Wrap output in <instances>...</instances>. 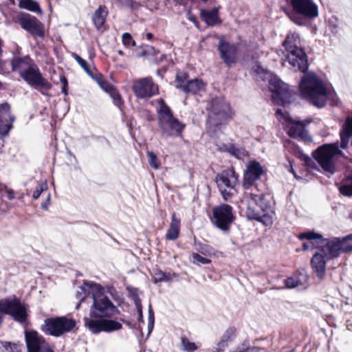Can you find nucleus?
<instances>
[{"label": "nucleus", "instance_id": "nucleus-21", "mask_svg": "<svg viewBox=\"0 0 352 352\" xmlns=\"http://www.w3.org/2000/svg\"><path fill=\"white\" fill-rule=\"evenodd\" d=\"M263 173V168L260 163L252 161L248 163L243 175V186L245 190L253 186L254 182L258 180Z\"/></svg>", "mask_w": 352, "mask_h": 352}, {"label": "nucleus", "instance_id": "nucleus-37", "mask_svg": "<svg viewBox=\"0 0 352 352\" xmlns=\"http://www.w3.org/2000/svg\"><path fill=\"white\" fill-rule=\"evenodd\" d=\"M73 57L76 60V62L80 65V67L84 69V71L87 74V75H89L91 78H94V74L89 68L87 61L76 54H74Z\"/></svg>", "mask_w": 352, "mask_h": 352}, {"label": "nucleus", "instance_id": "nucleus-16", "mask_svg": "<svg viewBox=\"0 0 352 352\" xmlns=\"http://www.w3.org/2000/svg\"><path fill=\"white\" fill-rule=\"evenodd\" d=\"M269 89L273 93L274 100H279L283 105L290 102L292 94L288 85L277 77H273L269 82Z\"/></svg>", "mask_w": 352, "mask_h": 352}, {"label": "nucleus", "instance_id": "nucleus-4", "mask_svg": "<svg viewBox=\"0 0 352 352\" xmlns=\"http://www.w3.org/2000/svg\"><path fill=\"white\" fill-rule=\"evenodd\" d=\"M246 216L249 219L256 220L265 226H271L274 221V211L270 200L263 195L245 192Z\"/></svg>", "mask_w": 352, "mask_h": 352}, {"label": "nucleus", "instance_id": "nucleus-48", "mask_svg": "<svg viewBox=\"0 0 352 352\" xmlns=\"http://www.w3.org/2000/svg\"><path fill=\"white\" fill-rule=\"evenodd\" d=\"M176 276L175 274L165 273L164 272V282H170L173 280V278Z\"/></svg>", "mask_w": 352, "mask_h": 352}, {"label": "nucleus", "instance_id": "nucleus-42", "mask_svg": "<svg viewBox=\"0 0 352 352\" xmlns=\"http://www.w3.org/2000/svg\"><path fill=\"white\" fill-rule=\"evenodd\" d=\"M109 94L113 100L115 104L117 105L118 107H120L122 104V102L121 100V96L118 91L115 88H113L112 91H111Z\"/></svg>", "mask_w": 352, "mask_h": 352}, {"label": "nucleus", "instance_id": "nucleus-5", "mask_svg": "<svg viewBox=\"0 0 352 352\" xmlns=\"http://www.w3.org/2000/svg\"><path fill=\"white\" fill-rule=\"evenodd\" d=\"M299 88L302 98L313 105L319 108L325 105L327 100V90L323 81L315 74L309 72L304 74Z\"/></svg>", "mask_w": 352, "mask_h": 352}, {"label": "nucleus", "instance_id": "nucleus-46", "mask_svg": "<svg viewBox=\"0 0 352 352\" xmlns=\"http://www.w3.org/2000/svg\"><path fill=\"white\" fill-rule=\"evenodd\" d=\"M340 193L344 196L352 195V184L349 185H342L339 188Z\"/></svg>", "mask_w": 352, "mask_h": 352}, {"label": "nucleus", "instance_id": "nucleus-11", "mask_svg": "<svg viewBox=\"0 0 352 352\" xmlns=\"http://www.w3.org/2000/svg\"><path fill=\"white\" fill-rule=\"evenodd\" d=\"M76 324L74 320L66 317L51 318L45 320L41 329L46 334L60 337L71 331Z\"/></svg>", "mask_w": 352, "mask_h": 352}, {"label": "nucleus", "instance_id": "nucleus-40", "mask_svg": "<svg viewBox=\"0 0 352 352\" xmlns=\"http://www.w3.org/2000/svg\"><path fill=\"white\" fill-rule=\"evenodd\" d=\"M192 257L193 259V261H192L193 263L197 264V265H200V264L206 265V264H209L211 262L210 259H209L208 258L203 257L201 255H199L198 253H192Z\"/></svg>", "mask_w": 352, "mask_h": 352}, {"label": "nucleus", "instance_id": "nucleus-35", "mask_svg": "<svg viewBox=\"0 0 352 352\" xmlns=\"http://www.w3.org/2000/svg\"><path fill=\"white\" fill-rule=\"evenodd\" d=\"M93 78L95 79L100 87L107 93H109L114 88L109 82L104 80L100 74H96L95 76H94Z\"/></svg>", "mask_w": 352, "mask_h": 352}, {"label": "nucleus", "instance_id": "nucleus-30", "mask_svg": "<svg viewBox=\"0 0 352 352\" xmlns=\"http://www.w3.org/2000/svg\"><path fill=\"white\" fill-rule=\"evenodd\" d=\"M234 333L232 329H228L222 336L220 341L214 347L212 352H223L228 346V342L232 340V335Z\"/></svg>", "mask_w": 352, "mask_h": 352}, {"label": "nucleus", "instance_id": "nucleus-36", "mask_svg": "<svg viewBox=\"0 0 352 352\" xmlns=\"http://www.w3.org/2000/svg\"><path fill=\"white\" fill-rule=\"evenodd\" d=\"M181 344L182 349L187 352H193L197 349L195 343L190 342L186 337L181 338Z\"/></svg>", "mask_w": 352, "mask_h": 352}, {"label": "nucleus", "instance_id": "nucleus-9", "mask_svg": "<svg viewBox=\"0 0 352 352\" xmlns=\"http://www.w3.org/2000/svg\"><path fill=\"white\" fill-rule=\"evenodd\" d=\"M312 155L323 170L331 175L336 170L333 157L337 155H342V151L339 149L338 143H334L318 147Z\"/></svg>", "mask_w": 352, "mask_h": 352}, {"label": "nucleus", "instance_id": "nucleus-53", "mask_svg": "<svg viewBox=\"0 0 352 352\" xmlns=\"http://www.w3.org/2000/svg\"><path fill=\"white\" fill-rule=\"evenodd\" d=\"M188 19L190 21H191L192 22H193L195 24H196L197 19H196V17L194 15L190 14L189 16H188Z\"/></svg>", "mask_w": 352, "mask_h": 352}, {"label": "nucleus", "instance_id": "nucleus-47", "mask_svg": "<svg viewBox=\"0 0 352 352\" xmlns=\"http://www.w3.org/2000/svg\"><path fill=\"white\" fill-rule=\"evenodd\" d=\"M164 272L162 270H157L155 272L153 276V281L155 283L164 282Z\"/></svg>", "mask_w": 352, "mask_h": 352}, {"label": "nucleus", "instance_id": "nucleus-7", "mask_svg": "<svg viewBox=\"0 0 352 352\" xmlns=\"http://www.w3.org/2000/svg\"><path fill=\"white\" fill-rule=\"evenodd\" d=\"M208 124L217 129L226 123L231 118V110L228 104L221 98L212 99L208 104Z\"/></svg>", "mask_w": 352, "mask_h": 352}, {"label": "nucleus", "instance_id": "nucleus-38", "mask_svg": "<svg viewBox=\"0 0 352 352\" xmlns=\"http://www.w3.org/2000/svg\"><path fill=\"white\" fill-rule=\"evenodd\" d=\"M47 188L46 182H39L37 184L35 190L33 192L32 197L34 199H38L41 193L46 190Z\"/></svg>", "mask_w": 352, "mask_h": 352}, {"label": "nucleus", "instance_id": "nucleus-3", "mask_svg": "<svg viewBox=\"0 0 352 352\" xmlns=\"http://www.w3.org/2000/svg\"><path fill=\"white\" fill-rule=\"evenodd\" d=\"M283 45L286 52L283 65L289 66L294 71L306 72L309 65L308 59L300 35L296 32H289Z\"/></svg>", "mask_w": 352, "mask_h": 352}, {"label": "nucleus", "instance_id": "nucleus-6", "mask_svg": "<svg viewBox=\"0 0 352 352\" xmlns=\"http://www.w3.org/2000/svg\"><path fill=\"white\" fill-rule=\"evenodd\" d=\"M157 124L162 135L165 138H181L186 124L174 116L172 110L163 99L157 100Z\"/></svg>", "mask_w": 352, "mask_h": 352}, {"label": "nucleus", "instance_id": "nucleus-8", "mask_svg": "<svg viewBox=\"0 0 352 352\" xmlns=\"http://www.w3.org/2000/svg\"><path fill=\"white\" fill-rule=\"evenodd\" d=\"M292 8V12H286L288 17L298 25H303L302 19L297 14L307 19H314L318 16V6L313 0H286Z\"/></svg>", "mask_w": 352, "mask_h": 352}, {"label": "nucleus", "instance_id": "nucleus-43", "mask_svg": "<svg viewBox=\"0 0 352 352\" xmlns=\"http://www.w3.org/2000/svg\"><path fill=\"white\" fill-rule=\"evenodd\" d=\"M259 348L255 346H249L247 344L243 343L241 346H239L236 351L231 352H258Z\"/></svg>", "mask_w": 352, "mask_h": 352}, {"label": "nucleus", "instance_id": "nucleus-24", "mask_svg": "<svg viewBox=\"0 0 352 352\" xmlns=\"http://www.w3.org/2000/svg\"><path fill=\"white\" fill-rule=\"evenodd\" d=\"M14 118L11 116L10 107L8 102L0 104V135H6L12 128Z\"/></svg>", "mask_w": 352, "mask_h": 352}, {"label": "nucleus", "instance_id": "nucleus-10", "mask_svg": "<svg viewBox=\"0 0 352 352\" xmlns=\"http://www.w3.org/2000/svg\"><path fill=\"white\" fill-rule=\"evenodd\" d=\"M6 314L10 315L14 320L23 323L28 316L26 305L16 297L0 300V325Z\"/></svg>", "mask_w": 352, "mask_h": 352}, {"label": "nucleus", "instance_id": "nucleus-51", "mask_svg": "<svg viewBox=\"0 0 352 352\" xmlns=\"http://www.w3.org/2000/svg\"><path fill=\"white\" fill-rule=\"evenodd\" d=\"M60 80L63 86L67 87V80L64 76L60 77Z\"/></svg>", "mask_w": 352, "mask_h": 352}, {"label": "nucleus", "instance_id": "nucleus-32", "mask_svg": "<svg viewBox=\"0 0 352 352\" xmlns=\"http://www.w3.org/2000/svg\"><path fill=\"white\" fill-rule=\"evenodd\" d=\"M19 6L31 12L42 13L39 4L34 0H20Z\"/></svg>", "mask_w": 352, "mask_h": 352}, {"label": "nucleus", "instance_id": "nucleus-20", "mask_svg": "<svg viewBox=\"0 0 352 352\" xmlns=\"http://www.w3.org/2000/svg\"><path fill=\"white\" fill-rule=\"evenodd\" d=\"M32 66L20 76L28 85L32 87H38L44 89L50 87V83L43 77L38 66Z\"/></svg>", "mask_w": 352, "mask_h": 352}, {"label": "nucleus", "instance_id": "nucleus-22", "mask_svg": "<svg viewBox=\"0 0 352 352\" xmlns=\"http://www.w3.org/2000/svg\"><path fill=\"white\" fill-rule=\"evenodd\" d=\"M218 50L224 63L229 67L235 64L237 58V47L235 44L220 39Z\"/></svg>", "mask_w": 352, "mask_h": 352}, {"label": "nucleus", "instance_id": "nucleus-61", "mask_svg": "<svg viewBox=\"0 0 352 352\" xmlns=\"http://www.w3.org/2000/svg\"><path fill=\"white\" fill-rule=\"evenodd\" d=\"M118 54H119L120 55H123V54H124V52H123V51H122V50H118Z\"/></svg>", "mask_w": 352, "mask_h": 352}, {"label": "nucleus", "instance_id": "nucleus-29", "mask_svg": "<svg viewBox=\"0 0 352 352\" xmlns=\"http://www.w3.org/2000/svg\"><path fill=\"white\" fill-rule=\"evenodd\" d=\"M107 14L108 10L104 6H100L94 12L93 22L97 29H100L104 24Z\"/></svg>", "mask_w": 352, "mask_h": 352}, {"label": "nucleus", "instance_id": "nucleus-26", "mask_svg": "<svg viewBox=\"0 0 352 352\" xmlns=\"http://www.w3.org/2000/svg\"><path fill=\"white\" fill-rule=\"evenodd\" d=\"M181 227V219L173 212L171 215V221L169 228L166 234V239L170 241L176 240L179 234Z\"/></svg>", "mask_w": 352, "mask_h": 352}, {"label": "nucleus", "instance_id": "nucleus-17", "mask_svg": "<svg viewBox=\"0 0 352 352\" xmlns=\"http://www.w3.org/2000/svg\"><path fill=\"white\" fill-rule=\"evenodd\" d=\"M25 338L28 352H54L49 344L37 332L25 331Z\"/></svg>", "mask_w": 352, "mask_h": 352}, {"label": "nucleus", "instance_id": "nucleus-60", "mask_svg": "<svg viewBox=\"0 0 352 352\" xmlns=\"http://www.w3.org/2000/svg\"><path fill=\"white\" fill-rule=\"evenodd\" d=\"M10 3H12V5H14L15 3V1L14 0H8Z\"/></svg>", "mask_w": 352, "mask_h": 352}, {"label": "nucleus", "instance_id": "nucleus-15", "mask_svg": "<svg viewBox=\"0 0 352 352\" xmlns=\"http://www.w3.org/2000/svg\"><path fill=\"white\" fill-rule=\"evenodd\" d=\"M176 87L180 89L186 94H196L204 90V83L198 78L188 79V76L185 73H179L176 76L175 79Z\"/></svg>", "mask_w": 352, "mask_h": 352}, {"label": "nucleus", "instance_id": "nucleus-34", "mask_svg": "<svg viewBox=\"0 0 352 352\" xmlns=\"http://www.w3.org/2000/svg\"><path fill=\"white\" fill-rule=\"evenodd\" d=\"M1 344L2 347L7 352H21V351L22 345H21V344L10 342H7V341H1Z\"/></svg>", "mask_w": 352, "mask_h": 352}, {"label": "nucleus", "instance_id": "nucleus-59", "mask_svg": "<svg viewBox=\"0 0 352 352\" xmlns=\"http://www.w3.org/2000/svg\"><path fill=\"white\" fill-rule=\"evenodd\" d=\"M276 114H278V115H283L281 109H277L276 110Z\"/></svg>", "mask_w": 352, "mask_h": 352}, {"label": "nucleus", "instance_id": "nucleus-39", "mask_svg": "<svg viewBox=\"0 0 352 352\" xmlns=\"http://www.w3.org/2000/svg\"><path fill=\"white\" fill-rule=\"evenodd\" d=\"M155 322L154 311L151 305L148 306V333L150 334L153 329Z\"/></svg>", "mask_w": 352, "mask_h": 352}, {"label": "nucleus", "instance_id": "nucleus-55", "mask_svg": "<svg viewBox=\"0 0 352 352\" xmlns=\"http://www.w3.org/2000/svg\"><path fill=\"white\" fill-rule=\"evenodd\" d=\"M146 38H147V39L151 40V39H152V38H153V34H152V33H151V32H148V33H146Z\"/></svg>", "mask_w": 352, "mask_h": 352}, {"label": "nucleus", "instance_id": "nucleus-58", "mask_svg": "<svg viewBox=\"0 0 352 352\" xmlns=\"http://www.w3.org/2000/svg\"><path fill=\"white\" fill-rule=\"evenodd\" d=\"M290 172H292V173L294 174V177H295L296 178H297V179H298V178H299V177L296 175V173H294V169H293V168H292V166H291V168H290Z\"/></svg>", "mask_w": 352, "mask_h": 352}, {"label": "nucleus", "instance_id": "nucleus-23", "mask_svg": "<svg viewBox=\"0 0 352 352\" xmlns=\"http://www.w3.org/2000/svg\"><path fill=\"white\" fill-rule=\"evenodd\" d=\"M309 276L303 269L296 271L290 277L285 280L286 287L305 289L308 287Z\"/></svg>", "mask_w": 352, "mask_h": 352}, {"label": "nucleus", "instance_id": "nucleus-19", "mask_svg": "<svg viewBox=\"0 0 352 352\" xmlns=\"http://www.w3.org/2000/svg\"><path fill=\"white\" fill-rule=\"evenodd\" d=\"M285 119L287 121L286 130L290 137L293 138H300L304 141L311 140L305 128L306 125L310 123V121H295L287 117H285Z\"/></svg>", "mask_w": 352, "mask_h": 352}, {"label": "nucleus", "instance_id": "nucleus-12", "mask_svg": "<svg viewBox=\"0 0 352 352\" xmlns=\"http://www.w3.org/2000/svg\"><path fill=\"white\" fill-rule=\"evenodd\" d=\"M237 181L238 177L232 168L225 170L217 175L216 182L225 200H228L232 196V190H234Z\"/></svg>", "mask_w": 352, "mask_h": 352}, {"label": "nucleus", "instance_id": "nucleus-31", "mask_svg": "<svg viewBox=\"0 0 352 352\" xmlns=\"http://www.w3.org/2000/svg\"><path fill=\"white\" fill-rule=\"evenodd\" d=\"M141 56H148V59L153 62L161 61L164 57L163 54H161L159 51L153 47H148L146 50H143Z\"/></svg>", "mask_w": 352, "mask_h": 352}, {"label": "nucleus", "instance_id": "nucleus-56", "mask_svg": "<svg viewBox=\"0 0 352 352\" xmlns=\"http://www.w3.org/2000/svg\"><path fill=\"white\" fill-rule=\"evenodd\" d=\"M6 186L4 184L0 183V192H3L4 190H6Z\"/></svg>", "mask_w": 352, "mask_h": 352}, {"label": "nucleus", "instance_id": "nucleus-2", "mask_svg": "<svg viewBox=\"0 0 352 352\" xmlns=\"http://www.w3.org/2000/svg\"><path fill=\"white\" fill-rule=\"evenodd\" d=\"M300 240H308L312 246L318 250L311 260V267L319 279H322L326 274V263L329 260L340 256L342 252H352V234L343 237L324 238L322 234L314 231L302 232L299 234Z\"/></svg>", "mask_w": 352, "mask_h": 352}, {"label": "nucleus", "instance_id": "nucleus-25", "mask_svg": "<svg viewBox=\"0 0 352 352\" xmlns=\"http://www.w3.org/2000/svg\"><path fill=\"white\" fill-rule=\"evenodd\" d=\"M34 64V61L29 56H16L11 60L12 71L19 72L20 76L29 69L32 66V65Z\"/></svg>", "mask_w": 352, "mask_h": 352}, {"label": "nucleus", "instance_id": "nucleus-41", "mask_svg": "<svg viewBox=\"0 0 352 352\" xmlns=\"http://www.w3.org/2000/svg\"><path fill=\"white\" fill-rule=\"evenodd\" d=\"M148 164L154 169L159 168V164L157 162V157L153 152H148L147 153Z\"/></svg>", "mask_w": 352, "mask_h": 352}, {"label": "nucleus", "instance_id": "nucleus-54", "mask_svg": "<svg viewBox=\"0 0 352 352\" xmlns=\"http://www.w3.org/2000/svg\"><path fill=\"white\" fill-rule=\"evenodd\" d=\"M302 249L303 250H307L309 249V245L307 243H303L302 244Z\"/></svg>", "mask_w": 352, "mask_h": 352}, {"label": "nucleus", "instance_id": "nucleus-28", "mask_svg": "<svg viewBox=\"0 0 352 352\" xmlns=\"http://www.w3.org/2000/svg\"><path fill=\"white\" fill-rule=\"evenodd\" d=\"M200 16L203 21L210 26H214L217 23H221V20L218 14V9L214 8L213 9L208 10L202 9L200 11Z\"/></svg>", "mask_w": 352, "mask_h": 352}, {"label": "nucleus", "instance_id": "nucleus-33", "mask_svg": "<svg viewBox=\"0 0 352 352\" xmlns=\"http://www.w3.org/2000/svg\"><path fill=\"white\" fill-rule=\"evenodd\" d=\"M228 151L231 155L239 160H243L248 156V153L244 148L236 147L232 144L229 146Z\"/></svg>", "mask_w": 352, "mask_h": 352}, {"label": "nucleus", "instance_id": "nucleus-45", "mask_svg": "<svg viewBox=\"0 0 352 352\" xmlns=\"http://www.w3.org/2000/svg\"><path fill=\"white\" fill-rule=\"evenodd\" d=\"M134 302L138 309L139 321L143 322L142 307L141 304V300L138 296H135L134 298Z\"/></svg>", "mask_w": 352, "mask_h": 352}, {"label": "nucleus", "instance_id": "nucleus-62", "mask_svg": "<svg viewBox=\"0 0 352 352\" xmlns=\"http://www.w3.org/2000/svg\"><path fill=\"white\" fill-rule=\"evenodd\" d=\"M349 217L352 219V212L349 214Z\"/></svg>", "mask_w": 352, "mask_h": 352}, {"label": "nucleus", "instance_id": "nucleus-14", "mask_svg": "<svg viewBox=\"0 0 352 352\" xmlns=\"http://www.w3.org/2000/svg\"><path fill=\"white\" fill-rule=\"evenodd\" d=\"M132 89L135 96L141 99L151 98L158 93V86L150 77L135 80Z\"/></svg>", "mask_w": 352, "mask_h": 352}, {"label": "nucleus", "instance_id": "nucleus-50", "mask_svg": "<svg viewBox=\"0 0 352 352\" xmlns=\"http://www.w3.org/2000/svg\"><path fill=\"white\" fill-rule=\"evenodd\" d=\"M6 190L7 192V197H8V199L12 200V199H14V192L13 190H10V189H8V188H6Z\"/></svg>", "mask_w": 352, "mask_h": 352}, {"label": "nucleus", "instance_id": "nucleus-49", "mask_svg": "<svg viewBox=\"0 0 352 352\" xmlns=\"http://www.w3.org/2000/svg\"><path fill=\"white\" fill-rule=\"evenodd\" d=\"M50 195L48 194L46 201L41 204V208L43 209H44V210L47 209L48 205L50 204Z\"/></svg>", "mask_w": 352, "mask_h": 352}, {"label": "nucleus", "instance_id": "nucleus-18", "mask_svg": "<svg viewBox=\"0 0 352 352\" xmlns=\"http://www.w3.org/2000/svg\"><path fill=\"white\" fill-rule=\"evenodd\" d=\"M21 28L34 36L43 38L45 36L42 23L29 14H20L17 17Z\"/></svg>", "mask_w": 352, "mask_h": 352}, {"label": "nucleus", "instance_id": "nucleus-1", "mask_svg": "<svg viewBox=\"0 0 352 352\" xmlns=\"http://www.w3.org/2000/svg\"><path fill=\"white\" fill-rule=\"evenodd\" d=\"M76 297L79 300L76 306V309L89 298L92 300L89 316L84 318L85 327L91 333H111L122 329L120 322L110 319L118 309L104 295L100 285L85 282L83 285L78 287Z\"/></svg>", "mask_w": 352, "mask_h": 352}, {"label": "nucleus", "instance_id": "nucleus-57", "mask_svg": "<svg viewBox=\"0 0 352 352\" xmlns=\"http://www.w3.org/2000/svg\"><path fill=\"white\" fill-rule=\"evenodd\" d=\"M67 87H64V86L62 87V92L63 94H65V95L67 94Z\"/></svg>", "mask_w": 352, "mask_h": 352}, {"label": "nucleus", "instance_id": "nucleus-44", "mask_svg": "<svg viewBox=\"0 0 352 352\" xmlns=\"http://www.w3.org/2000/svg\"><path fill=\"white\" fill-rule=\"evenodd\" d=\"M122 43L125 46H127V47H129L130 45H133V46L135 45V41L133 40L131 34L127 32L124 33L122 34Z\"/></svg>", "mask_w": 352, "mask_h": 352}, {"label": "nucleus", "instance_id": "nucleus-52", "mask_svg": "<svg viewBox=\"0 0 352 352\" xmlns=\"http://www.w3.org/2000/svg\"><path fill=\"white\" fill-rule=\"evenodd\" d=\"M305 163L308 166H312V164H314V161L308 157L305 158Z\"/></svg>", "mask_w": 352, "mask_h": 352}, {"label": "nucleus", "instance_id": "nucleus-27", "mask_svg": "<svg viewBox=\"0 0 352 352\" xmlns=\"http://www.w3.org/2000/svg\"><path fill=\"white\" fill-rule=\"evenodd\" d=\"M352 137V116L347 117L340 131L341 148H346Z\"/></svg>", "mask_w": 352, "mask_h": 352}, {"label": "nucleus", "instance_id": "nucleus-13", "mask_svg": "<svg viewBox=\"0 0 352 352\" xmlns=\"http://www.w3.org/2000/svg\"><path fill=\"white\" fill-rule=\"evenodd\" d=\"M214 223L220 230L228 231L235 217L232 208L228 204H221L213 208Z\"/></svg>", "mask_w": 352, "mask_h": 352}]
</instances>
